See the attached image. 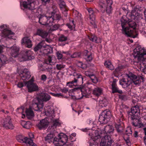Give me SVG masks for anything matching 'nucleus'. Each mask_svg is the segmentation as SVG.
I'll list each match as a JSON object with an SVG mask.
<instances>
[{
	"instance_id": "obj_1",
	"label": "nucleus",
	"mask_w": 146,
	"mask_h": 146,
	"mask_svg": "<svg viewBox=\"0 0 146 146\" xmlns=\"http://www.w3.org/2000/svg\"><path fill=\"white\" fill-rule=\"evenodd\" d=\"M121 22L122 28V33L127 36H131L136 28V23L134 21H129L127 23L129 27H126L127 20L125 16L122 17L121 19Z\"/></svg>"
},
{
	"instance_id": "obj_2",
	"label": "nucleus",
	"mask_w": 146,
	"mask_h": 146,
	"mask_svg": "<svg viewBox=\"0 0 146 146\" xmlns=\"http://www.w3.org/2000/svg\"><path fill=\"white\" fill-rule=\"evenodd\" d=\"M141 79H142L141 76L137 77L133 74H131L130 76L127 75L125 78H122L119 83L123 88H126L132 83L135 85H139L141 82Z\"/></svg>"
},
{
	"instance_id": "obj_3",
	"label": "nucleus",
	"mask_w": 146,
	"mask_h": 146,
	"mask_svg": "<svg viewBox=\"0 0 146 146\" xmlns=\"http://www.w3.org/2000/svg\"><path fill=\"white\" fill-rule=\"evenodd\" d=\"M140 112L139 107L136 105L131 108V111L128 113V115L131 117V119L133 120L132 125L135 127H140L143 124L139 123V121L137 119L138 114Z\"/></svg>"
},
{
	"instance_id": "obj_4",
	"label": "nucleus",
	"mask_w": 146,
	"mask_h": 146,
	"mask_svg": "<svg viewBox=\"0 0 146 146\" xmlns=\"http://www.w3.org/2000/svg\"><path fill=\"white\" fill-rule=\"evenodd\" d=\"M112 3V0H104L101 1L100 3L101 11L103 13L106 11L108 14L111 13L112 10L111 5Z\"/></svg>"
},
{
	"instance_id": "obj_5",
	"label": "nucleus",
	"mask_w": 146,
	"mask_h": 146,
	"mask_svg": "<svg viewBox=\"0 0 146 146\" xmlns=\"http://www.w3.org/2000/svg\"><path fill=\"white\" fill-rule=\"evenodd\" d=\"M134 52H136V56L137 58V61L146 60V51L140 46H137L134 50Z\"/></svg>"
},
{
	"instance_id": "obj_6",
	"label": "nucleus",
	"mask_w": 146,
	"mask_h": 146,
	"mask_svg": "<svg viewBox=\"0 0 146 146\" xmlns=\"http://www.w3.org/2000/svg\"><path fill=\"white\" fill-rule=\"evenodd\" d=\"M95 137V139L103 138L100 144V146H110L113 142L110 136L109 135H98L96 136H93Z\"/></svg>"
},
{
	"instance_id": "obj_7",
	"label": "nucleus",
	"mask_w": 146,
	"mask_h": 146,
	"mask_svg": "<svg viewBox=\"0 0 146 146\" xmlns=\"http://www.w3.org/2000/svg\"><path fill=\"white\" fill-rule=\"evenodd\" d=\"M58 138H54L52 141L56 146H61L65 144L67 141L68 137L67 136L63 133L59 134Z\"/></svg>"
},
{
	"instance_id": "obj_8",
	"label": "nucleus",
	"mask_w": 146,
	"mask_h": 146,
	"mask_svg": "<svg viewBox=\"0 0 146 146\" xmlns=\"http://www.w3.org/2000/svg\"><path fill=\"white\" fill-rule=\"evenodd\" d=\"M72 77L73 80L71 81L68 82V85H69V86L74 85V84H81L83 83V78L80 74H78L76 73H74L73 74L71 75Z\"/></svg>"
},
{
	"instance_id": "obj_9",
	"label": "nucleus",
	"mask_w": 146,
	"mask_h": 146,
	"mask_svg": "<svg viewBox=\"0 0 146 146\" xmlns=\"http://www.w3.org/2000/svg\"><path fill=\"white\" fill-rule=\"evenodd\" d=\"M111 116V113L108 110H104L100 115L99 121L100 123L105 124L107 123L109 120V118Z\"/></svg>"
},
{
	"instance_id": "obj_10",
	"label": "nucleus",
	"mask_w": 146,
	"mask_h": 146,
	"mask_svg": "<svg viewBox=\"0 0 146 146\" xmlns=\"http://www.w3.org/2000/svg\"><path fill=\"white\" fill-rule=\"evenodd\" d=\"M25 86L28 89V91L32 92L38 90V87L37 84L33 82V81L30 80L27 82H24Z\"/></svg>"
},
{
	"instance_id": "obj_11",
	"label": "nucleus",
	"mask_w": 146,
	"mask_h": 146,
	"mask_svg": "<svg viewBox=\"0 0 146 146\" xmlns=\"http://www.w3.org/2000/svg\"><path fill=\"white\" fill-rule=\"evenodd\" d=\"M44 106L43 104L41 103L40 99L37 98L34 99L32 104L31 109L36 111H41Z\"/></svg>"
},
{
	"instance_id": "obj_12",
	"label": "nucleus",
	"mask_w": 146,
	"mask_h": 146,
	"mask_svg": "<svg viewBox=\"0 0 146 146\" xmlns=\"http://www.w3.org/2000/svg\"><path fill=\"white\" fill-rule=\"evenodd\" d=\"M77 91L80 94V98H83V96L86 97L90 93V89L87 87H78L74 88L72 89V91Z\"/></svg>"
},
{
	"instance_id": "obj_13",
	"label": "nucleus",
	"mask_w": 146,
	"mask_h": 146,
	"mask_svg": "<svg viewBox=\"0 0 146 146\" xmlns=\"http://www.w3.org/2000/svg\"><path fill=\"white\" fill-rule=\"evenodd\" d=\"M52 18L49 16H41L39 19V23L42 25H48L50 26L52 25Z\"/></svg>"
},
{
	"instance_id": "obj_14",
	"label": "nucleus",
	"mask_w": 146,
	"mask_h": 146,
	"mask_svg": "<svg viewBox=\"0 0 146 146\" xmlns=\"http://www.w3.org/2000/svg\"><path fill=\"white\" fill-rule=\"evenodd\" d=\"M89 13L90 22L91 26L94 28H96L97 26L95 23V16L94 14V12L91 8L88 9Z\"/></svg>"
},
{
	"instance_id": "obj_15",
	"label": "nucleus",
	"mask_w": 146,
	"mask_h": 146,
	"mask_svg": "<svg viewBox=\"0 0 146 146\" xmlns=\"http://www.w3.org/2000/svg\"><path fill=\"white\" fill-rule=\"evenodd\" d=\"M3 126L6 129H13L14 126L12 123L11 119L9 116H8L4 120Z\"/></svg>"
},
{
	"instance_id": "obj_16",
	"label": "nucleus",
	"mask_w": 146,
	"mask_h": 146,
	"mask_svg": "<svg viewBox=\"0 0 146 146\" xmlns=\"http://www.w3.org/2000/svg\"><path fill=\"white\" fill-rule=\"evenodd\" d=\"M48 120V119L46 118L41 120L37 125L39 129H41L47 127L49 123Z\"/></svg>"
},
{
	"instance_id": "obj_17",
	"label": "nucleus",
	"mask_w": 146,
	"mask_h": 146,
	"mask_svg": "<svg viewBox=\"0 0 146 146\" xmlns=\"http://www.w3.org/2000/svg\"><path fill=\"white\" fill-rule=\"evenodd\" d=\"M20 76L23 80L28 79L31 76L30 72L26 69L24 70L23 73Z\"/></svg>"
},
{
	"instance_id": "obj_18",
	"label": "nucleus",
	"mask_w": 146,
	"mask_h": 146,
	"mask_svg": "<svg viewBox=\"0 0 146 146\" xmlns=\"http://www.w3.org/2000/svg\"><path fill=\"white\" fill-rule=\"evenodd\" d=\"M145 60H142L137 62V67L141 71H142L144 73L146 74V67H145Z\"/></svg>"
},
{
	"instance_id": "obj_19",
	"label": "nucleus",
	"mask_w": 146,
	"mask_h": 146,
	"mask_svg": "<svg viewBox=\"0 0 146 146\" xmlns=\"http://www.w3.org/2000/svg\"><path fill=\"white\" fill-rule=\"evenodd\" d=\"M35 35H38L43 38L46 37L48 33L42 29H37L36 33L34 34Z\"/></svg>"
},
{
	"instance_id": "obj_20",
	"label": "nucleus",
	"mask_w": 146,
	"mask_h": 146,
	"mask_svg": "<svg viewBox=\"0 0 146 146\" xmlns=\"http://www.w3.org/2000/svg\"><path fill=\"white\" fill-rule=\"evenodd\" d=\"M114 130L113 126L110 125H107L104 126V128L103 133H104V135H107L108 134L113 133Z\"/></svg>"
},
{
	"instance_id": "obj_21",
	"label": "nucleus",
	"mask_w": 146,
	"mask_h": 146,
	"mask_svg": "<svg viewBox=\"0 0 146 146\" xmlns=\"http://www.w3.org/2000/svg\"><path fill=\"white\" fill-rule=\"evenodd\" d=\"M21 43L22 44H26V46L28 48L31 47L32 45L31 41L28 37H24L22 39Z\"/></svg>"
},
{
	"instance_id": "obj_22",
	"label": "nucleus",
	"mask_w": 146,
	"mask_h": 146,
	"mask_svg": "<svg viewBox=\"0 0 146 146\" xmlns=\"http://www.w3.org/2000/svg\"><path fill=\"white\" fill-rule=\"evenodd\" d=\"M22 5L25 8L32 10L35 9V5L34 3H31L29 1H24Z\"/></svg>"
},
{
	"instance_id": "obj_23",
	"label": "nucleus",
	"mask_w": 146,
	"mask_h": 146,
	"mask_svg": "<svg viewBox=\"0 0 146 146\" xmlns=\"http://www.w3.org/2000/svg\"><path fill=\"white\" fill-rule=\"evenodd\" d=\"M19 50V48L16 46L11 47V50L12 56L14 57H16L18 54Z\"/></svg>"
},
{
	"instance_id": "obj_24",
	"label": "nucleus",
	"mask_w": 146,
	"mask_h": 146,
	"mask_svg": "<svg viewBox=\"0 0 146 146\" xmlns=\"http://www.w3.org/2000/svg\"><path fill=\"white\" fill-rule=\"evenodd\" d=\"M13 34H14L11 31L7 29H4L2 32V36L5 37H8V38H11V36H9Z\"/></svg>"
},
{
	"instance_id": "obj_25",
	"label": "nucleus",
	"mask_w": 146,
	"mask_h": 146,
	"mask_svg": "<svg viewBox=\"0 0 146 146\" xmlns=\"http://www.w3.org/2000/svg\"><path fill=\"white\" fill-rule=\"evenodd\" d=\"M55 135L53 133H50L49 134H48L46 136L45 138V140L50 143L52 142L54 139Z\"/></svg>"
},
{
	"instance_id": "obj_26",
	"label": "nucleus",
	"mask_w": 146,
	"mask_h": 146,
	"mask_svg": "<svg viewBox=\"0 0 146 146\" xmlns=\"http://www.w3.org/2000/svg\"><path fill=\"white\" fill-rule=\"evenodd\" d=\"M89 39L92 41L96 43L101 42V40L100 38H98L96 36L94 35H91L90 36H88Z\"/></svg>"
},
{
	"instance_id": "obj_27",
	"label": "nucleus",
	"mask_w": 146,
	"mask_h": 146,
	"mask_svg": "<svg viewBox=\"0 0 146 146\" xmlns=\"http://www.w3.org/2000/svg\"><path fill=\"white\" fill-rule=\"evenodd\" d=\"M40 99L42 102H47L51 98L50 96L47 93H43L40 95Z\"/></svg>"
},
{
	"instance_id": "obj_28",
	"label": "nucleus",
	"mask_w": 146,
	"mask_h": 146,
	"mask_svg": "<svg viewBox=\"0 0 146 146\" xmlns=\"http://www.w3.org/2000/svg\"><path fill=\"white\" fill-rule=\"evenodd\" d=\"M138 9L137 8H134L131 11V15L132 17H134V19L135 20L139 17V14L137 12Z\"/></svg>"
},
{
	"instance_id": "obj_29",
	"label": "nucleus",
	"mask_w": 146,
	"mask_h": 146,
	"mask_svg": "<svg viewBox=\"0 0 146 146\" xmlns=\"http://www.w3.org/2000/svg\"><path fill=\"white\" fill-rule=\"evenodd\" d=\"M49 17L52 18V23L54 20H59L61 18L60 14L58 12L54 14H51L49 16Z\"/></svg>"
},
{
	"instance_id": "obj_30",
	"label": "nucleus",
	"mask_w": 146,
	"mask_h": 146,
	"mask_svg": "<svg viewBox=\"0 0 146 146\" xmlns=\"http://www.w3.org/2000/svg\"><path fill=\"white\" fill-rule=\"evenodd\" d=\"M103 90L101 88L97 87L95 88L93 91L94 94L96 96H98L100 95L102 93Z\"/></svg>"
},
{
	"instance_id": "obj_31",
	"label": "nucleus",
	"mask_w": 146,
	"mask_h": 146,
	"mask_svg": "<svg viewBox=\"0 0 146 146\" xmlns=\"http://www.w3.org/2000/svg\"><path fill=\"white\" fill-rule=\"evenodd\" d=\"M46 46L44 41H42L39 43L34 48L35 51H37L39 49L46 48Z\"/></svg>"
},
{
	"instance_id": "obj_32",
	"label": "nucleus",
	"mask_w": 146,
	"mask_h": 146,
	"mask_svg": "<svg viewBox=\"0 0 146 146\" xmlns=\"http://www.w3.org/2000/svg\"><path fill=\"white\" fill-rule=\"evenodd\" d=\"M21 125L23 127L27 129H29L32 126L31 123L29 121H22L21 122Z\"/></svg>"
},
{
	"instance_id": "obj_33",
	"label": "nucleus",
	"mask_w": 146,
	"mask_h": 146,
	"mask_svg": "<svg viewBox=\"0 0 146 146\" xmlns=\"http://www.w3.org/2000/svg\"><path fill=\"white\" fill-rule=\"evenodd\" d=\"M85 53H86L85 59L87 61L90 62L92 60V54L89 52L87 50H85Z\"/></svg>"
},
{
	"instance_id": "obj_34",
	"label": "nucleus",
	"mask_w": 146,
	"mask_h": 146,
	"mask_svg": "<svg viewBox=\"0 0 146 146\" xmlns=\"http://www.w3.org/2000/svg\"><path fill=\"white\" fill-rule=\"evenodd\" d=\"M23 141L25 142V143L28 144L30 146H36V144H35L32 139H29L28 138H26L23 139Z\"/></svg>"
},
{
	"instance_id": "obj_35",
	"label": "nucleus",
	"mask_w": 146,
	"mask_h": 146,
	"mask_svg": "<svg viewBox=\"0 0 146 146\" xmlns=\"http://www.w3.org/2000/svg\"><path fill=\"white\" fill-rule=\"evenodd\" d=\"M108 102L106 99L104 98L99 101V105L102 107H106L107 105Z\"/></svg>"
},
{
	"instance_id": "obj_36",
	"label": "nucleus",
	"mask_w": 146,
	"mask_h": 146,
	"mask_svg": "<svg viewBox=\"0 0 146 146\" xmlns=\"http://www.w3.org/2000/svg\"><path fill=\"white\" fill-rule=\"evenodd\" d=\"M26 113L28 118H31L34 115V113L31 109H27L26 110Z\"/></svg>"
},
{
	"instance_id": "obj_37",
	"label": "nucleus",
	"mask_w": 146,
	"mask_h": 146,
	"mask_svg": "<svg viewBox=\"0 0 146 146\" xmlns=\"http://www.w3.org/2000/svg\"><path fill=\"white\" fill-rule=\"evenodd\" d=\"M104 66L106 68H108L109 69L112 70L114 69V67L110 62L109 61H106L104 63Z\"/></svg>"
},
{
	"instance_id": "obj_38",
	"label": "nucleus",
	"mask_w": 146,
	"mask_h": 146,
	"mask_svg": "<svg viewBox=\"0 0 146 146\" xmlns=\"http://www.w3.org/2000/svg\"><path fill=\"white\" fill-rule=\"evenodd\" d=\"M59 4L60 7L62 11H66V4L65 2L61 0H59Z\"/></svg>"
},
{
	"instance_id": "obj_39",
	"label": "nucleus",
	"mask_w": 146,
	"mask_h": 146,
	"mask_svg": "<svg viewBox=\"0 0 146 146\" xmlns=\"http://www.w3.org/2000/svg\"><path fill=\"white\" fill-rule=\"evenodd\" d=\"M7 61L6 57L3 54H0V63L3 64Z\"/></svg>"
},
{
	"instance_id": "obj_40",
	"label": "nucleus",
	"mask_w": 146,
	"mask_h": 146,
	"mask_svg": "<svg viewBox=\"0 0 146 146\" xmlns=\"http://www.w3.org/2000/svg\"><path fill=\"white\" fill-rule=\"evenodd\" d=\"M27 60H31L34 58V54L30 50L27 51Z\"/></svg>"
},
{
	"instance_id": "obj_41",
	"label": "nucleus",
	"mask_w": 146,
	"mask_h": 146,
	"mask_svg": "<svg viewBox=\"0 0 146 146\" xmlns=\"http://www.w3.org/2000/svg\"><path fill=\"white\" fill-rule=\"evenodd\" d=\"M112 93H118L121 94L123 93V92L121 90H119L118 88L116 86L112 87Z\"/></svg>"
},
{
	"instance_id": "obj_42",
	"label": "nucleus",
	"mask_w": 146,
	"mask_h": 146,
	"mask_svg": "<svg viewBox=\"0 0 146 146\" xmlns=\"http://www.w3.org/2000/svg\"><path fill=\"white\" fill-rule=\"evenodd\" d=\"M67 40V37L64 35H61L59 36L58 40L60 42H62L66 41Z\"/></svg>"
},
{
	"instance_id": "obj_43",
	"label": "nucleus",
	"mask_w": 146,
	"mask_h": 146,
	"mask_svg": "<svg viewBox=\"0 0 146 146\" xmlns=\"http://www.w3.org/2000/svg\"><path fill=\"white\" fill-rule=\"evenodd\" d=\"M115 127L118 133H121L122 132L123 127L120 124H116L115 125Z\"/></svg>"
},
{
	"instance_id": "obj_44",
	"label": "nucleus",
	"mask_w": 146,
	"mask_h": 146,
	"mask_svg": "<svg viewBox=\"0 0 146 146\" xmlns=\"http://www.w3.org/2000/svg\"><path fill=\"white\" fill-rule=\"evenodd\" d=\"M27 50H24L22 51L21 52L22 58L25 60H27Z\"/></svg>"
},
{
	"instance_id": "obj_45",
	"label": "nucleus",
	"mask_w": 146,
	"mask_h": 146,
	"mask_svg": "<svg viewBox=\"0 0 146 146\" xmlns=\"http://www.w3.org/2000/svg\"><path fill=\"white\" fill-rule=\"evenodd\" d=\"M124 139L126 143L128 146H130L131 143L130 141L129 138L127 136L125 135L124 137Z\"/></svg>"
},
{
	"instance_id": "obj_46",
	"label": "nucleus",
	"mask_w": 146,
	"mask_h": 146,
	"mask_svg": "<svg viewBox=\"0 0 146 146\" xmlns=\"http://www.w3.org/2000/svg\"><path fill=\"white\" fill-rule=\"evenodd\" d=\"M74 21H72V22L66 24L67 26L71 30L73 29V28L75 27V25L74 24Z\"/></svg>"
},
{
	"instance_id": "obj_47",
	"label": "nucleus",
	"mask_w": 146,
	"mask_h": 146,
	"mask_svg": "<svg viewBox=\"0 0 146 146\" xmlns=\"http://www.w3.org/2000/svg\"><path fill=\"white\" fill-rule=\"evenodd\" d=\"M90 78L92 81L94 83H96L98 82V79L96 76L93 74H92L91 76H90Z\"/></svg>"
},
{
	"instance_id": "obj_48",
	"label": "nucleus",
	"mask_w": 146,
	"mask_h": 146,
	"mask_svg": "<svg viewBox=\"0 0 146 146\" xmlns=\"http://www.w3.org/2000/svg\"><path fill=\"white\" fill-rule=\"evenodd\" d=\"M52 11L51 12V14H54L58 12V10L57 9V7L54 5H52Z\"/></svg>"
},
{
	"instance_id": "obj_49",
	"label": "nucleus",
	"mask_w": 146,
	"mask_h": 146,
	"mask_svg": "<svg viewBox=\"0 0 146 146\" xmlns=\"http://www.w3.org/2000/svg\"><path fill=\"white\" fill-rule=\"evenodd\" d=\"M80 55V53L75 52L72 54L71 55L70 57L72 58H76L79 57Z\"/></svg>"
},
{
	"instance_id": "obj_50",
	"label": "nucleus",
	"mask_w": 146,
	"mask_h": 146,
	"mask_svg": "<svg viewBox=\"0 0 146 146\" xmlns=\"http://www.w3.org/2000/svg\"><path fill=\"white\" fill-rule=\"evenodd\" d=\"M132 133L131 128L130 127H128L127 128L126 130L125 133L127 135H129L131 134Z\"/></svg>"
},
{
	"instance_id": "obj_51",
	"label": "nucleus",
	"mask_w": 146,
	"mask_h": 146,
	"mask_svg": "<svg viewBox=\"0 0 146 146\" xmlns=\"http://www.w3.org/2000/svg\"><path fill=\"white\" fill-rule=\"evenodd\" d=\"M27 138V137H23L21 135H18V136L17 137V139L20 142H23L24 143H25V142H24L23 141V139H25V138Z\"/></svg>"
},
{
	"instance_id": "obj_52",
	"label": "nucleus",
	"mask_w": 146,
	"mask_h": 146,
	"mask_svg": "<svg viewBox=\"0 0 146 146\" xmlns=\"http://www.w3.org/2000/svg\"><path fill=\"white\" fill-rule=\"evenodd\" d=\"M60 27V25L58 24H55L53 27V28L52 29V31H55L57 30Z\"/></svg>"
},
{
	"instance_id": "obj_53",
	"label": "nucleus",
	"mask_w": 146,
	"mask_h": 146,
	"mask_svg": "<svg viewBox=\"0 0 146 146\" xmlns=\"http://www.w3.org/2000/svg\"><path fill=\"white\" fill-rule=\"evenodd\" d=\"M123 66L121 65H119L118 66V67L115 69V71L116 72L118 73V72L121 71V70L123 68Z\"/></svg>"
},
{
	"instance_id": "obj_54",
	"label": "nucleus",
	"mask_w": 146,
	"mask_h": 146,
	"mask_svg": "<svg viewBox=\"0 0 146 146\" xmlns=\"http://www.w3.org/2000/svg\"><path fill=\"white\" fill-rule=\"evenodd\" d=\"M65 66L61 64H57L56 65V67L58 70H60L64 68Z\"/></svg>"
},
{
	"instance_id": "obj_55",
	"label": "nucleus",
	"mask_w": 146,
	"mask_h": 146,
	"mask_svg": "<svg viewBox=\"0 0 146 146\" xmlns=\"http://www.w3.org/2000/svg\"><path fill=\"white\" fill-rule=\"evenodd\" d=\"M60 125L59 122L56 119L54 120L53 121V126L55 127H56L57 126H58Z\"/></svg>"
},
{
	"instance_id": "obj_56",
	"label": "nucleus",
	"mask_w": 146,
	"mask_h": 146,
	"mask_svg": "<svg viewBox=\"0 0 146 146\" xmlns=\"http://www.w3.org/2000/svg\"><path fill=\"white\" fill-rule=\"evenodd\" d=\"M45 63L48 64L52 62V57L50 56H48V59L45 61Z\"/></svg>"
},
{
	"instance_id": "obj_57",
	"label": "nucleus",
	"mask_w": 146,
	"mask_h": 146,
	"mask_svg": "<svg viewBox=\"0 0 146 146\" xmlns=\"http://www.w3.org/2000/svg\"><path fill=\"white\" fill-rule=\"evenodd\" d=\"M56 54L57 58L58 59H61L62 58V55L60 52H56Z\"/></svg>"
},
{
	"instance_id": "obj_58",
	"label": "nucleus",
	"mask_w": 146,
	"mask_h": 146,
	"mask_svg": "<svg viewBox=\"0 0 146 146\" xmlns=\"http://www.w3.org/2000/svg\"><path fill=\"white\" fill-rule=\"evenodd\" d=\"M47 79V77L45 74H42L41 76V80L43 81H45Z\"/></svg>"
},
{
	"instance_id": "obj_59",
	"label": "nucleus",
	"mask_w": 146,
	"mask_h": 146,
	"mask_svg": "<svg viewBox=\"0 0 146 146\" xmlns=\"http://www.w3.org/2000/svg\"><path fill=\"white\" fill-rule=\"evenodd\" d=\"M119 97L120 99L122 100H125L126 99V96L125 95H123L122 94L120 95H119Z\"/></svg>"
},
{
	"instance_id": "obj_60",
	"label": "nucleus",
	"mask_w": 146,
	"mask_h": 146,
	"mask_svg": "<svg viewBox=\"0 0 146 146\" xmlns=\"http://www.w3.org/2000/svg\"><path fill=\"white\" fill-rule=\"evenodd\" d=\"M43 4L45 5L46 4L49 3L50 0H41Z\"/></svg>"
},
{
	"instance_id": "obj_61",
	"label": "nucleus",
	"mask_w": 146,
	"mask_h": 146,
	"mask_svg": "<svg viewBox=\"0 0 146 146\" xmlns=\"http://www.w3.org/2000/svg\"><path fill=\"white\" fill-rule=\"evenodd\" d=\"M74 92H76L78 93V94L76 95V99H80L82 98H79V97L80 98V96H81V95L77 91H74Z\"/></svg>"
},
{
	"instance_id": "obj_62",
	"label": "nucleus",
	"mask_w": 146,
	"mask_h": 146,
	"mask_svg": "<svg viewBox=\"0 0 146 146\" xmlns=\"http://www.w3.org/2000/svg\"><path fill=\"white\" fill-rule=\"evenodd\" d=\"M68 89L66 88H64L61 90V92H62L66 93L68 91Z\"/></svg>"
},
{
	"instance_id": "obj_63",
	"label": "nucleus",
	"mask_w": 146,
	"mask_h": 146,
	"mask_svg": "<svg viewBox=\"0 0 146 146\" xmlns=\"http://www.w3.org/2000/svg\"><path fill=\"white\" fill-rule=\"evenodd\" d=\"M24 86V84L23 83L20 82L18 83L17 84V86L18 87L21 88Z\"/></svg>"
},
{
	"instance_id": "obj_64",
	"label": "nucleus",
	"mask_w": 146,
	"mask_h": 146,
	"mask_svg": "<svg viewBox=\"0 0 146 146\" xmlns=\"http://www.w3.org/2000/svg\"><path fill=\"white\" fill-rule=\"evenodd\" d=\"M78 66L80 67L83 68L82 66L83 65V63L81 62H79L77 63Z\"/></svg>"
}]
</instances>
